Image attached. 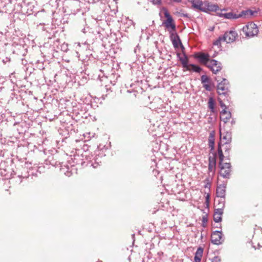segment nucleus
Returning <instances> with one entry per match:
<instances>
[{
  "label": "nucleus",
  "instance_id": "obj_1",
  "mask_svg": "<svg viewBox=\"0 0 262 262\" xmlns=\"http://www.w3.org/2000/svg\"><path fill=\"white\" fill-rule=\"evenodd\" d=\"M59 155L56 153L49 155L48 158L45 160L44 163L41 164V166H37V171L39 173L44 172L43 169L45 168L46 164L47 166L51 165L54 167H59L60 168V171L61 173H63L68 177H70L72 175V170H70V166L67 164H64L58 161Z\"/></svg>",
  "mask_w": 262,
  "mask_h": 262
},
{
  "label": "nucleus",
  "instance_id": "obj_2",
  "mask_svg": "<svg viewBox=\"0 0 262 262\" xmlns=\"http://www.w3.org/2000/svg\"><path fill=\"white\" fill-rule=\"evenodd\" d=\"M89 146L86 144H84L82 147L83 152L82 153V156L84 157L85 160L88 161V164H91V166L94 168H97L102 161L101 159L105 156L104 153V149L101 148V145L98 146V150L95 152V156L91 154L89 151Z\"/></svg>",
  "mask_w": 262,
  "mask_h": 262
},
{
  "label": "nucleus",
  "instance_id": "obj_3",
  "mask_svg": "<svg viewBox=\"0 0 262 262\" xmlns=\"http://www.w3.org/2000/svg\"><path fill=\"white\" fill-rule=\"evenodd\" d=\"M17 164H15L14 160L7 159L6 161H2L0 163V174L5 179H10L16 175L17 173Z\"/></svg>",
  "mask_w": 262,
  "mask_h": 262
},
{
  "label": "nucleus",
  "instance_id": "obj_4",
  "mask_svg": "<svg viewBox=\"0 0 262 262\" xmlns=\"http://www.w3.org/2000/svg\"><path fill=\"white\" fill-rule=\"evenodd\" d=\"M183 54L184 56L183 57L181 56V54L180 53H177V56L181 62L183 68L185 69L187 71L197 73H200L203 70L202 68L198 65L193 63L189 64V58L188 55L184 51H183Z\"/></svg>",
  "mask_w": 262,
  "mask_h": 262
},
{
  "label": "nucleus",
  "instance_id": "obj_5",
  "mask_svg": "<svg viewBox=\"0 0 262 262\" xmlns=\"http://www.w3.org/2000/svg\"><path fill=\"white\" fill-rule=\"evenodd\" d=\"M17 163L18 164V165H17V168H18V169H17V173L16 174L18 177L28 178L30 176H37V174L34 172V171L35 170L36 172H38L37 171V169H36L37 167H28L27 165V164H25V166L23 167L20 165L19 162L17 161Z\"/></svg>",
  "mask_w": 262,
  "mask_h": 262
},
{
  "label": "nucleus",
  "instance_id": "obj_6",
  "mask_svg": "<svg viewBox=\"0 0 262 262\" xmlns=\"http://www.w3.org/2000/svg\"><path fill=\"white\" fill-rule=\"evenodd\" d=\"M72 162L69 161V163L70 164L71 166L70 167L69 170H73V167L75 165H77L79 168L84 167L85 166H91V164L88 163V161L85 160L84 157L82 156V154L79 155V154L74 155L73 157L71 158ZM73 173V172L72 171Z\"/></svg>",
  "mask_w": 262,
  "mask_h": 262
},
{
  "label": "nucleus",
  "instance_id": "obj_7",
  "mask_svg": "<svg viewBox=\"0 0 262 262\" xmlns=\"http://www.w3.org/2000/svg\"><path fill=\"white\" fill-rule=\"evenodd\" d=\"M243 31L245 33L246 36L248 37H253L257 35L259 30L257 25L253 22H249L246 26L243 28Z\"/></svg>",
  "mask_w": 262,
  "mask_h": 262
},
{
  "label": "nucleus",
  "instance_id": "obj_8",
  "mask_svg": "<svg viewBox=\"0 0 262 262\" xmlns=\"http://www.w3.org/2000/svg\"><path fill=\"white\" fill-rule=\"evenodd\" d=\"M18 41L19 42L13 41L12 43V46L14 48L13 53L24 56L27 53V46L24 43V41L22 38H19Z\"/></svg>",
  "mask_w": 262,
  "mask_h": 262
},
{
  "label": "nucleus",
  "instance_id": "obj_9",
  "mask_svg": "<svg viewBox=\"0 0 262 262\" xmlns=\"http://www.w3.org/2000/svg\"><path fill=\"white\" fill-rule=\"evenodd\" d=\"M15 11V6H14L11 0H1L0 12L10 14Z\"/></svg>",
  "mask_w": 262,
  "mask_h": 262
},
{
  "label": "nucleus",
  "instance_id": "obj_10",
  "mask_svg": "<svg viewBox=\"0 0 262 262\" xmlns=\"http://www.w3.org/2000/svg\"><path fill=\"white\" fill-rule=\"evenodd\" d=\"M220 168L219 173L224 179H230L232 166L230 162H222L221 165L219 164Z\"/></svg>",
  "mask_w": 262,
  "mask_h": 262
},
{
  "label": "nucleus",
  "instance_id": "obj_11",
  "mask_svg": "<svg viewBox=\"0 0 262 262\" xmlns=\"http://www.w3.org/2000/svg\"><path fill=\"white\" fill-rule=\"evenodd\" d=\"M214 80L217 82V92L219 95H224L226 98L227 100L229 101L228 97L229 96V94L230 91L229 90V87L227 85H223L222 83H220V79H219V77H215Z\"/></svg>",
  "mask_w": 262,
  "mask_h": 262
},
{
  "label": "nucleus",
  "instance_id": "obj_12",
  "mask_svg": "<svg viewBox=\"0 0 262 262\" xmlns=\"http://www.w3.org/2000/svg\"><path fill=\"white\" fill-rule=\"evenodd\" d=\"M211 242L213 244L216 245H220L223 243L224 237L222 230H215L212 232Z\"/></svg>",
  "mask_w": 262,
  "mask_h": 262
},
{
  "label": "nucleus",
  "instance_id": "obj_13",
  "mask_svg": "<svg viewBox=\"0 0 262 262\" xmlns=\"http://www.w3.org/2000/svg\"><path fill=\"white\" fill-rule=\"evenodd\" d=\"M80 2L79 0H72L68 2L66 6L70 10V13L76 14L80 10Z\"/></svg>",
  "mask_w": 262,
  "mask_h": 262
},
{
  "label": "nucleus",
  "instance_id": "obj_14",
  "mask_svg": "<svg viewBox=\"0 0 262 262\" xmlns=\"http://www.w3.org/2000/svg\"><path fill=\"white\" fill-rule=\"evenodd\" d=\"M220 10V8L217 4H212L211 3L207 1H204V5L203 6V12L209 13L210 12H218L217 11Z\"/></svg>",
  "mask_w": 262,
  "mask_h": 262
},
{
  "label": "nucleus",
  "instance_id": "obj_15",
  "mask_svg": "<svg viewBox=\"0 0 262 262\" xmlns=\"http://www.w3.org/2000/svg\"><path fill=\"white\" fill-rule=\"evenodd\" d=\"M210 63L208 64L207 67L209 68L213 74H216L222 69V63L215 59H211Z\"/></svg>",
  "mask_w": 262,
  "mask_h": 262
},
{
  "label": "nucleus",
  "instance_id": "obj_16",
  "mask_svg": "<svg viewBox=\"0 0 262 262\" xmlns=\"http://www.w3.org/2000/svg\"><path fill=\"white\" fill-rule=\"evenodd\" d=\"M194 58L199 60V61L207 67L208 62L210 61L209 55L207 53L202 52H198L194 55Z\"/></svg>",
  "mask_w": 262,
  "mask_h": 262
},
{
  "label": "nucleus",
  "instance_id": "obj_17",
  "mask_svg": "<svg viewBox=\"0 0 262 262\" xmlns=\"http://www.w3.org/2000/svg\"><path fill=\"white\" fill-rule=\"evenodd\" d=\"M169 37L170 40L172 43V45L175 49L178 48L180 46L183 50L185 49L180 39V36L177 33L173 34V35H169Z\"/></svg>",
  "mask_w": 262,
  "mask_h": 262
},
{
  "label": "nucleus",
  "instance_id": "obj_18",
  "mask_svg": "<svg viewBox=\"0 0 262 262\" xmlns=\"http://www.w3.org/2000/svg\"><path fill=\"white\" fill-rule=\"evenodd\" d=\"M225 37V41L228 43H230L234 42L237 36V33L235 31L230 30L226 32L223 35Z\"/></svg>",
  "mask_w": 262,
  "mask_h": 262
},
{
  "label": "nucleus",
  "instance_id": "obj_19",
  "mask_svg": "<svg viewBox=\"0 0 262 262\" xmlns=\"http://www.w3.org/2000/svg\"><path fill=\"white\" fill-rule=\"evenodd\" d=\"M14 13H18L23 15L30 14V13L28 12L27 4L25 2H23L20 4H17L15 6V11Z\"/></svg>",
  "mask_w": 262,
  "mask_h": 262
},
{
  "label": "nucleus",
  "instance_id": "obj_20",
  "mask_svg": "<svg viewBox=\"0 0 262 262\" xmlns=\"http://www.w3.org/2000/svg\"><path fill=\"white\" fill-rule=\"evenodd\" d=\"M59 45V40L57 39L54 42L53 47L52 50L53 51H56V52H58V50H60L61 51L63 52H67L69 50L68 48V44L63 42L62 44Z\"/></svg>",
  "mask_w": 262,
  "mask_h": 262
},
{
  "label": "nucleus",
  "instance_id": "obj_21",
  "mask_svg": "<svg viewBox=\"0 0 262 262\" xmlns=\"http://www.w3.org/2000/svg\"><path fill=\"white\" fill-rule=\"evenodd\" d=\"M201 83L203 87L207 91H211L212 89L211 85L212 84L211 80L207 75H203L201 77Z\"/></svg>",
  "mask_w": 262,
  "mask_h": 262
},
{
  "label": "nucleus",
  "instance_id": "obj_22",
  "mask_svg": "<svg viewBox=\"0 0 262 262\" xmlns=\"http://www.w3.org/2000/svg\"><path fill=\"white\" fill-rule=\"evenodd\" d=\"M162 25L167 29L169 35H173V34L177 33L176 25L174 21L171 22H163Z\"/></svg>",
  "mask_w": 262,
  "mask_h": 262
},
{
  "label": "nucleus",
  "instance_id": "obj_23",
  "mask_svg": "<svg viewBox=\"0 0 262 262\" xmlns=\"http://www.w3.org/2000/svg\"><path fill=\"white\" fill-rule=\"evenodd\" d=\"M226 184L223 183L217 186L216 196L217 198H225Z\"/></svg>",
  "mask_w": 262,
  "mask_h": 262
},
{
  "label": "nucleus",
  "instance_id": "obj_24",
  "mask_svg": "<svg viewBox=\"0 0 262 262\" xmlns=\"http://www.w3.org/2000/svg\"><path fill=\"white\" fill-rule=\"evenodd\" d=\"M192 4V7L194 9H197L202 12L203 6L204 5V1L201 0H188Z\"/></svg>",
  "mask_w": 262,
  "mask_h": 262
},
{
  "label": "nucleus",
  "instance_id": "obj_25",
  "mask_svg": "<svg viewBox=\"0 0 262 262\" xmlns=\"http://www.w3.org/2000/svg\"><path fill=\"white\" fill-rule=\"evenodd\" d=\"M217 16L220 17H223L228 19H238L237 14L232 12L228 13L217 12Z\"/></svg>",
  "mask_w": 262,
  "mask_h": 262
},
{
  "label": "nucleus",
  "instance_id": "obj_26",
  "mask_svg": "<svg viewBox=\"0 0 262 262\" xmlns=\"http://www.w3.org/2000/svg\"><path fill=\"white\" fill-rule=\"evenodd\" d=\"M215 132L212 130L209 133L208 137V146L210 148V152L213 151L214 149Z\"/></svg>",
  "mask_w": 262,
  "mask_h": 262
},
{
  "label": "nucleus",
  "instance_id": "obj_27",
  "mask_svg": "<svg viewBox=\"0 0 262 262\" xmlns=\"http://www.w3.org/2000/svg\"><path fill=\"white\" fill-rule=\"evenodd\" d=\"M222 143L221 141L219 142L217 144V155H218L219 158V165H221L222 162H224V155L222 149Z\"/></svg>",
  "mask_w": 262,
  "mask_h": 262
},
{
  "label": "nucleus",
  "instance_id": "obj_28",
  "mask_svg": "<svg viewBox=\"0 0 262 262\" xmlns=\"http://www.w3.org/2000/svg\"><path fill=\"white\" fill-rule=\"evenodd\" d=\"M14 77V76L13 74H11L10 76V80L7 81L6 82L7 84L10 83L12 85V88H10V90L11 91H18V86L16 84V80L15 79H13L12 78Z\"/></svg>",
  "mask_w": 262,
  "mask_h": 262
},
{
  "label": "nucleus",
  "instance_id": "obj_29",
  "mask_svg": "<svg viewBox=\"0 0 262 262\" xmlns=\"http://www.w3.org/2000/svg\"><path fill=\"white\" fill-rule=\"evenodd\" d=\"M223 211H217L214 209L213 214V220L215 223H220L222 221V215L223 214Z\"/></svg>",
  "mask_w": 262,
  "mask_h": 262
},
{
  "label": "nucleus",
  "instance_id": "obj_30",
  "mask_svg": "<svg viewBox=\"0 0 262 262\" xmlns=\"http://www.w3.org/2000/svg\"><path fill=\"white\" fill-rule=\"evenodd\" d=\"M217 206V208L215 209L217 211H224V209L225 207V198H220L217 200V204L216 205Z\"/></svg>",
  "mask_w": 262,
  "mask_h": 262
},
{
  "label": "nucleus",
  "instance_id": "obj_31",
  "mask_svg": "<svg viewBox=\"0 0 262 262\" xmlns=\"http://www.w3.org/2000/svg\"><path fill=\"white\" fill-rule=\"evenodd\" d=\"M162 10L164 13V17L166 18V19L164 20L163 22H171L174 21L172 16L169 13L168 10L165 8H162Z\"/></svg>",
  "mask_w": 262,
  "mask_h": 262
},
{
  "label": "nucleus",
  "instance_id": "obj_32",
  "mask_svg": "<svg viewBox=\"0 0 262 262\" xmlns=\"http://www.w3.org/2000/svg\"><path fill=\"white\" fill-rule=\"evenodd\" d=\"M17 129L19 134L25 133L28 128L25 122H21L17 124Z\"/></svg>",
  "mask_w": 262,
  "mask_h": 262
},
{
  "label": "nucleus",
  "instance_id": "obj_33",
  "mask_svg": "<svg viewBox=\"0 0 262 262\" xmlns=\"http://www.w3.org/2000/svg\"><path fill=\"white\" fill-rule=\"evenodd\" d=\"M215 102L212 97H210L208 99V106L211 112L212 113H216L215 110Z\"/></svg>",
  "mask_w": 262,
  "mask_h": 262
},
{
  "label": "nucleus",
  "instance_id": "obj_34",
  "mask_svg": "<svg viewBox=\"0 0 262 262\" xmlns=\"http://www.w3.org/2000/svg\"><path fill=\"white\" fill-rule=\"evenodd\" d=\"M223 139L226 140L224 143H231L232 141V134L231 132H227L223 136Z\"/></svg>",
  "mask_w": 262,
  "mask_h": 262
},
{
  "label": "nucleus",
  "instance_id": "obj_35",
  "mask_svg": "<svg viewBox=\"0 0 262 262\" xmlns=\"http://www.w3.org/2000/svg\"><path fill=\"white\" fill-rule=\"evenodd\" d=\"M212 156H210L208 158V162L210 163H212L214 165H216V156L217 154L215 152H212Z\"/></svg>",
  "mask_w": 262,
  "mask_h": 262
},
{
  "label": "nucleus",
  "instance_id": "obj_36",
  "mask_svg": "<svg viewBox=\"0 0 262 262\" xmlns=\"http://www.w3.org/2000/svg\"><path fill=\"white\" fill-rule=\"evenodd\" d=\"M225 37L223 36H220L216 40L213 42L214 46H217L218 47H221V41H225Z\"/></svg>",
  "mask_w": 262,
  "mask_h": 262
},
{
  "label": "nucleus",
  "instance_id": "obj_37",
  "mask_svg": "<svg viewBox=\"0 0 262 262\" xmlns=\"http://www.w3.org/2000/svg\"><path fill=\"white\" fill-rule=\"evenodd\" d=\"M222 145V146H224V149L225 151V154H229L231 149V143H224Z\"/></svg>",
  "mask_w": 262,
  "mask_h": 262
},
{
  "label": "nucleus",
  "instance_id": "obj_38",
  "mask_svg": "<svg viewBox=\"0 0 262 262\" xmlns=\"http://www.w3.org/2000/svg\"><path fill=\"white\" fill-rule=\"evenodd\" d=\"M238 18L240 17H243V18H247L249 17L248 13V9L245 10H243L239 13L238 14H237Z\"/></svg>",
  "mask_w": 262,
  "mask_h": 262
},
{
  "label": "nucleus",
  "instance_id": "obj_39",
  "mask_svg": "<svg viewBox=\"0 0 262 262\" xmlns=\"http://www.w3.org/2000/svg\"><path fill=\"white\" fill-rule=\"evenodd\" d=\"M203 248L201 247L198 248L196 251L195 253V257H201L202 258L203 253Z\"/></svg>",
  "mask_w": 262,
  "mask_h": 262
},
{
  "label": "nucleus",
  "instance_id": "obj_40",
  "mask_svg": "<svg viewBox=\"0 0 262 262\" xmlns=\"http://www.w3.org/2000/svg\"><path fill=\"white\" fill-rule=\"evenodd\" d=\"M232 114L230 112H228V114H226V116L225 117L224 116L221 117V119L225 123H226L231 118Z\"/></svg>",
  "mask_w": 262,
  "mask_h": 262
},
{
  "label": "nucleus",
  "instance_id": "obj_41",
  "mask_svg": "<svg viewBox=\"0 0 262 262\" xmlns=\"http://www.w3.org/2000/svg\"><path fill=\"white\" fill-rule=\"evenodd\" d=\"M204 182L205 183L204 188H208L209 190L210 186H211L209 178L208 177V178H206L205 180H204Z\"/></svg>",
  "mask_w": 262,
  "mask_h": 262
},
{
  "label": "nucleus",
  "instance_id": "obj_42",
  "mask_svg": "<svg viewBox=\"0 0 262 262\" xmlns=\"http://www.w3.org/2000/svg\"><path fill=\"white\" fill-rule=\"evenodd\" d=\"M215 167L216 165H214L212 163H208V171L209 172L213 171V173H214L215 171Z\"/></svg>",
  "mask_w": 262,
  "mask_h": 262
},
{
  "label": "nucleus",
  "instance_id": "obj_43",
  "mask_svg": "<svg viewBox=\"0 0 262 262\" xmlns=\"http://www.w3.org/2000/svg\"><path fill=\"white\" fill-rule=\"evenodd\" d=\"M219 79H220V83H222L223 85H225L229 87V82L227 79L225 78H221L220 77H219Z\"/></svg>",
  "mask_w": 262,
  "mask_h": 262
},
{
  "label": "nucleus",
  "instance_id": "obj_44",
  "mask_svg": "<svg viewBox=\"0 0 262 262\" xmlns=\"http://www.w3.org/2000/svg\"><path fill=\"white\" fill-rule=\"evenodd\" d=\"M178 14L181 17H186L189 19L191 18V16L189 15L188 13H183L182 10H181L180 12H178Z\"/></svg>",
  "mask_w": 262,
  "mask_h": 262
},
{
  "label": "nucleus",
  "instance_id": "obj_45",
  "mask_svg": "<svg viewBox=\"0 0 262 262\" xmlns=\"http://www.w3.org/2000/svg\"><path fill=\"white\" fill-rule=\"evenodd\" d=\"M154 5H161L162 4L161 0H148Z\"/></svg>",
  "mask_w": 262,
  "mask_h": 262
},
{
  "label": "nucleus",
  "instance_id": "obj_46",
  "mask_svg": "<svg viewBox=\"0 0 262 262\" xmlns=\"http://www.w3.org/2000/svg\"><path fill=\"white\" fill-rule=\"evenodd\" d=\"M259 9L258 10H254L253 11L251 9H248V13L249 16H252L254 15L255 14L257 13Z\"/></svg>",
  "mask_w": 262,
  "mask_h": 262
},
{
  "label": "nucleus",
  "instance_id": "obj_47",
  "mask_svg": "<svg viewBox=\"0 0 262 262\" xmlns=\"http://www.w3.org/2000/svg\"><path fill=\"white\" fill-rule=\"evenodd\" d=\"M211 262H221V259L218 256H214L211 259Z\"/></svg>",
  "mask_w": 262,
  "mask_h": 262
},
{
  "label": "nucleus",
  "instance_id": "obj_48",
  "mask_svg": "<svg viewBox=\"0 0 262 262\" xmlns=\"http://www.w3.org/2000/svg\"><path fill=\"white\" fill-rule=\"evenodd\" d=\"M41 27V30L42 31H46L47 32H49L50 34H51V32H49V30H50V28L48 27L45 26L44 25H40Z\"/></svg>",
  "mask_w": 262,
  "mask_h": 262
},
{
  "label": "nucleus",
  "instance_id": "obj_49",
  "mask_svg": "<svg viewBox=\"0 0 262 262\" xmlns=\"http://www.w3.org/2000/svg\"><path fill=\"white\" fill-rule=\"evenodd\" d=\"M218 101L219 102L220 105L221 107L222 108H227V106L223 103V101L221 100V99L219 98Z\"/></svg>",
  "mask_w": 262,
  "mask_h": 262
},
{
  "label": "nucleus",
  "instance_id": "obj_50",
  "mask_svg": "<svg viewBox=\"0 0 262 262\" xmlns=\"http://www.w3.org/2000/svg\"><path fill=\"white\" fill-rule=\"evenodd\" d=\"M2 61L4 64H6L10 61V58L6 57L2 60Z\"/></svg>",
  "mask_w": 262,
  "mask_h": 262
},
{
  "label": "nucleus",
  "instance_id": "obj_51",
  "mask_svg": "<svg viewBox=\"0 0 262 262\" xmlns=\"http://www.w3.org/2000/svg\"><path fill=\"white\" fill-rule=\"evenodd\" d=\"M209 198H210V195H209V193H207V194L205 196V202H206L207 206L209 205Z\"/></svg>",
  "mask_w": 262,
  "mask_h": 262
},
{
  "label": "nucleus",
  "instance_id": "obj_52",
  "mask_svg": "<svg viewBox=\"0 0 262 262\" xmlns=\"http://www.w3.org/2000/svg\"><path fill=\"white\" fill-rule=\"evenodd\" d=\"M227 108H224V109L221 112V114L222 115L221 117L224 116V115L228 114V112L227 111Z\"/></svg>",
  "mask_w": 262,
  "mask_h": 262
},
{
  "label": "nucleus",
  "instance_id": "obj_53",
  "mask_svg": "<svg viewBox=\"0 0 262 262\" xmlns=\"http://www.w3.org/2000/svg\"><path fill=\"white\" fill-rule=\"evenodd\" d=\"M139 50H140L139 45H138L137 46H136V47L134 49V53L136 54L137 56L138 55L137 53H138V52H139Z\"/></svg>",
  "mask_w": 262,
  "mask_h": 262
},
{
  "label": "nucleus",
  "instance_id": "obj_54",
  "mask_svg": "<svg viewBox=\"0 0 262 262\" xmlns=\"http://www.w3.org/2000/svg\"><path fill=\"white\" fill-rule=\"evenodd\" d=\"M13 92L11 93V98L12 100H13L14 98L16 99H17V95L15 94V91H13Z\"/></svg>",
  "mask_w": 262,
  "mask_h": 262
},
{
  "label": "nucleus",
  "instance_id": "obj_55",
  "mask_svg": "<svg viewBox=\"0 0 262 262\" xmlns=\"http://www.w3.org/2000/svg\"><path fill=\"white\" fill-rule=\"evenodd\" d=\"M225 155L224 156V160L230 161V152H229V154H225Z\"/></svg>",
  "mask_w": 262,
  "mask_h": 262
},
{
  "label": "nucleus",
  "instance_id": "obj_56",
  "mask_svg": "<svg viewBox=\"0 0 262 262\" xmlns=\"http://www.w3.org/2000/svg\"><path fill=\"white\" fill-rule=\"evenodd\" d=\"M207 221H208L207 215H204L202 217V222L204 223H206L207 222Z\"/></svg>",
  "mask_w": 262,
  "mask_h": 262
},
{
  "label": "nucleus",
  "instance_id": "obj_57",
  "mask_svg": "<svg viewBox=\"0 0 262 262\" xmlns=\"http://www.w3.org/2000/svg\"><path fill=\"white\" fill-rule=\"evenodd\" d=\"M201 257H194V260L195 262H201Z\"/></svg>",
  "mask_w": 262,
  "mask_h": 262
},
{
  "label": "nucleus",
  "instance_id": "obj_58",
  "mask_svg": "<svg viewBox=\"0 0 262 262\" xmlns=\"http://www.w3.org/2000/svg\"><path fill=\"white\" fill-rule=\"evenodd\" d=\"M127 93H133V95L135 97L136 96V95H137V91H130V90H127Z\"/></svg>",
  "mask_w": 262,
  "mask_h": 262
},
{
  "label": "nucleus",
  "instance_id": "obj_59",
  "mask_svg": "<svg viewBox=\"0 0 262 262\" xmlns=\"http://www.w3.org/2000/svg\"><path fill=\"white\" fill-rule=\"evenodd\" d=\"M81 31H82L83 33H85L86 32V28H85V27H84V28L82 29Z\"/></svg>",
  "mask_w": 262,
  "mask_h": 262
},
{
  "label": "nucleus",
  "instance_id": "obj_60",
  "mask_svg": "<svg viewBox=\"0 0 262 262\" xmlns=\"http://www.w3.org/2000/svg\"><path fill=\"white\" fill-rule=\"evenodd\" d=\"M231 124L233 125L235 123V120L234 119H232L231 121Z\"/></svg>",
  "mask_w": 262,
  "mask_h": 262
},
{
  "label": "nucleus",
  "instance_id": "obj_61",
  "mask_svg": "<svg viewBox=\"0 0 262 262\" xmlns=\"http://www.w3.org/2000/svg\"><path fill=\"white\" fill-rule=\"evenodd\" d=\"M22 60V64H27V61L26 60H24L23 59H21Z\"/></svg>",
  "mask_w": 262,
  "mask_h": 262
},
{
  "label": "nucleus",
  "instance_id": "obj_62",
  "mask_svg": "<svg viewBox=\"0 0 262 262\" xmlns=\"http://www.w3.org/2000/svg\"><path fill=\"white\" fill-rule=\"evenodd\" d=\"M132 239L133 240V243L135 242V234H132Z\"/></svg>",
  "mask_w": 262,
  "mask_h": 262
},
{
  "label": "nucleus",
  "instance_id": "obj_63",
  "mask_svg": "<svg viewBox=\"0 0 262 262\" xmlns=\"http://www.w3.org/2000/svg\"><path fill=\"white\" fill-rule=\"evenodd\" d=\"M85 19H85V18H83V21H82L83 22H82V23H83V24H84L86 26V22H85Z\"/></svg>",
  "mask_w": 262,
  "mask_h": 262
},
{
  "label": "nucleus",
  "instance_id": "obj_64",
  "mask_svg": "<svg viewBox=\"0 0 262 262\" xmlns=\"http://www.w3.org/2000/svg\"><path fill=\"white\" fill-rule=\"evenodd\" d=\"M130 23H131L132 24H133V25L134 27H135V23H134L132 20H130Z\"/></svg>",
  "mask_w": 262,
  "mask_h": 262
}]
</instances>
